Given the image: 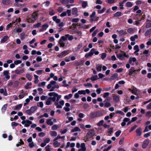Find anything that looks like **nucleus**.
I'll return each mask as SVG.
<instances>
[{"label":"nucleus","instance_id":"f257e3e1","mask_svg":"<svg viewBox=\"0 0 151 151\" xmlns=\"http://www.w3.org/2000/svg\"><path fill=\"white\" fill-rule=\"evenodd\" d=\"M48 95L50 96H55L57 97L56 101H58L61 97V96L58 95V94L54 92H50L49 93Z\"/></svg>","mask_w":151,"mask_h":151},{"label":"nucleus","instance_id":"f03ea898","mask_svg":"<svg viewBox=\"0 0 151 151\" xmlns=\"http://www.w3.org/2000/svg\"><path fill=\"white\" fill-rule=\"evenodd\" d=\"M94 134V131L93 130H90L87 132L86 137L87 138H90L93 136Z\"/></svg>","mask_w":151,"mask_h":151},{"label":"nucleus","instance_id":"7ed1b4c3","mask_svg":"<svg viewBox=\"0 0 151 151\" xmlns=\"http://www.w3.org/2000/svg\"><path fill=\"white\" fill-rule=\"evenodd\" d=\"M101 113L99 112H92L91 113L90 116V117L91 118H94L97 117V116H100Z\"/></svg>","mask_w":151,"mask_h":151},{"label":"nucleus","instance_id":"20e7f679","mask_svg":"<svg viewBox=\"0 0 151 151\" xmlns=\"http://www.w3.org/2000/svg\"><path fill=\"white\" fill-rule=\"evenodd\" d=\"M95 52V49L93 48L92 49L90 52L87 53L85 55V57L86 58H88L89 57L91 56Z\"/></svg>","mask_w":151,"mask_h":151},{"label":"nucleus","instance_id":"39448f33","mask_svg":"<svg viewBox=\"0 0 151 151\" xmlns=\"http://www.w3.org/2000/svg\"><path fill=\"white\" fill-rule=\"evenodd\" d=\"M24 69L21 70L17 69L14 71H12V72L14 73H15L17 75H20L21 74L23 73L24 72Z\"/></svg>","mask_w":151,"mask_h":151},{"label":"nucleus","instance_id":"423d86ee","mask_svg":"<svg viewBox=\"0 0 151 151\" xmlns=\"http://www.w3.org/2000/svg\"><path fill=\"white\" fill-rule=\"evenodd\" d=\"M56 83V82L55 81H51L50 84H49L47 86V88L48 89H50L52 86V85H54Z\"/></svg>","mask_w":151,"mask_h":151},{"label":"nucleus","instance_id":"0eeeda50","mask_svg":"<svg viewBox=\"0 0 151 151\" xmlns=\"http://www.w3.org/2000/svg\"><path fill=\"white\" fill-rule=\"evenodd\" d=\"M1 3L5 5H8L12 3L9 0H3Z\"/></svg>","mask_w":151,"mask_h":151},{"label":"nucleus","instance_id":"6e6552de","mask_svg":"<svg viewBox=\"0 0 151 151\" xmlns=\"http://www.w3.org/2000/svg\"><path fill=\"white\" fill-rule=\"evenodd\" d=\"M149 141L148 140H145L143 143V144L142 145V147L143 148H145L148 145L149 143Z\"/></svg>","mask_w":151,"mask_h":151},{"label":"nucleus","instance_id":"1a4fd4ad","mask_svg":"<svg viewBox=\"0 0 151 151\" xmlns=\"http://www.w3.org/2000/svg\"><path fill=\"white\" fill-rule=\"evenodd\" d=\"M81 148L79 149L78 151H85L86 150L85 145L84 143H82L81 144Z\"/></svg>","mask_w":151,"mask_h":151},{"label":"nucleus","instance_id":"9d476101","mask_svg":"<svg viewBox=\"0 0 151 151\" xmlns=\"http://www.w3.org/2000/svg\"><path fill=\"white\" fill-rule=\"evenodd\" d=\"M4 75L5 76L6 79H8L10 78V76L9 75V72L8 70H6L4 72Z\"/></svg>","mask_w":151,"mask_h":151},{"label":"nucleus","instance_id":"9b49d317","mask_svg":"<svg viewBox=\"0 0 151 151\" xmlns=\"http://www.w3.org/2000/svg\"><path fill=\"white\" fill-rule=\"evenodd\" d=\"M136 71H138V70H135L134 67H131L129 70L128 74L130 76L134 72H135Z\"/></svg>","mask_w":151,"mask_h":151},{"label":"nucleus","instance_id":"f8f14e48","mask_svg":"<svg viewBox=\"0 0 151 151\" xmlns=\"http://www.w3.org/2000/svg\"><path fill=\"white\" fill-rule=\"evenodd\" d=\"M142 129L140 127H139L136 130L137 135V136H140L142 134Z\"/></svg>","mask_w":151,"mask_h":151},{"label":"nucleus","instance_id":"ddd939ff","mask_svg":"<svg viewBox=\"0 0 151 151\" xmlns=\"http://www.w3.org/2000/svg\"><path fill=\"white\" fill-rule=\"evenodd\" d=\"M117 57L119 59L123 60L124 59V54L119 53L117 55Z\"/></svg>","mask_w":151,"mask_h":151},{"label":"nucleus","instance_id":"4468645a","mask_svg":"<svg viewBox=\"0 0 151 151\" xmlns=\"http://www.w3.org/2000/svg\"><path fill=\"white\" fill-rule=\"evenodd\" d=\"M78 9L76 8H74L72 9V14L73 15H77Z\"/></svg>","mask_w":151,"mask_h":151},{"label":"nucleus","instance_id":"2eb2a0df","mask_svg":"<svg viewBox=\"0 0 151 151\" xmlns=\"http://www.w3.org/2000/svg\"><path fill=\"white\" fill-rule=\"evenodd\" d=\"M8 37L7 36H5L1 40V43H3L5 42L8 39Z\"/></svg>","mask_w":151,"mask_h":151},{"label":"nucleus","instance_id":"dca6fc26","mask_svg":"<svg viewBox=\"0 0 151 151\" xmlns=\"http://www.w3.org/2000/svg\"><path fill=\"white\" fill-rule=\"evenodd\" d=\"M22 104H20L14 107V110H19L22 106Z\"/></svg>","mask_w":151,"mask_h":151},{"label":"nucleus","instance_id":"f3484780","mask_svg":"<svg viewBox=\"0 0 151 151\" xmlns=\"http://www.w3.org/2000/svg\"><path fill=\"white\" fill-rule=\"evenodd\" d=\"M118 32L119 34L121 36L125 35L127 33L126 31H124L123 30H121L120 31H118Z\"/></svg>","mask_w":151,"mask_h":151},{"label":"nucleus","instance_id":"a211bd4d","mask_svg":"<svg viewBox=\"0 0 151 151\" xmlns=\"http://www.w3.org/2000/svg\"><path fill=\"white\" fill-rule=\"evenodd\" d=\"M32 124V122L31 121L26 120V122L24 124L25 127H28L30 125Z\"/></svg>","mask_w":151,"mask_h":151},{"label":"nucleus","instance_id":"6ab92c4d","mask_svg":"<svg viewBox=\"0 0 151 151\" xmlns=\"http://www.w3.org/2000/svg\"><path fill=\"white\" fill-rule=\"evenodd\" d=\"M81 130L78 127H75L73 129H72L71 132H73L76 131H80Z\"/></svg>","mask_w":151,"mask_h":151},{"label":"nucleus","instance_id":"aec40b11","mask_svg":"<svg viewBox=\"0 0 151 151\" xmlns=\"http://www.w3.org/2000/svg\"><path fill=\"white\" fill-rule=\"evenodd\" d=\"M72 94L70 93L68 95H66L65 96L64 99L67 100H68L70 99L71 98H72Z\"/></svg>","mask_w":151,"mask_h":151},{"label":"nucleus","instance_id":"412c9836","mask_svg":"<svg viewBox=\"0 0 151 151\" xmlns=\"http://www.w3.org/2000/svg\"><path fill=\"white\" fill-rule=\"evenodd\" d=\"M46 123L47 124L52 126L53 124V122L51 121V120L50 119H48L46 122Z\"/></svg>","mask_w":151,"mask_h":151},{"label":"nucleus","instance_id":"4be33fe9","mask_svg":"<svg viewBox=\"0 0 151 151\" xmlns=\"http://www.w3.org/2000/svg\"><path fill=\"white\" fill-rule=\"evenodd\" d=\"M118 74L116 73H115L113 74L110 77V79L111 80H113L115 79L117 76Z\"/></svg>","mask_w":151,"mask_h":151},{"label":"nucleus","instance_id":"5701e85b","mask_svg":"<svg viewBox=\"0 0 151 151\" xmlns=\"http://www.w3.org/2000/svg\"><path fill=\"white\" fill-rule=\"evenodd\" d=\"M58 43L61 47H63L65 46V44L61 39H60L59 40Z\"/></svg>","mask_w":151,"mask_h":151},{"label":"nucleus","instance_id":"b1692460","mask_svg":"<svg viewBox=\"0 0 151 151\" xmlns=\"http://www.w3.org/2000/svg\"><path fill=\"white\" fill-rule=\"evenodd\" d=\"M129 63H131L132 62H135L136 61V59L135 58H132L131 57L129 58Z\"/></svg>","mask_w":151,"mask_h":151},{"label":"nucleus","instance_id":"393cba45","mask_svg":"<svg viewBox=\"0 0 151 151\" xmlns=\"http://www.w3.org/2000/svg\"><path fill=\"white\" fill-rule=\"evenodd\" d=\"M98 79V76L97 75L93 76L91 78V79L92 81H96Z\"/></svg>","mask_w":151,"mask_h":151},{"label":"nucleus","instance_id":"a878e982","mask_svg":"<svg viewBox=\"0 0 151 151\" xmlns=\"http://www.w3.org/2000/svg\"><path fill=\"white\" fill-rule=\"evenodd\" d=\"M113 100L116 102H118L119 100V97L116 95H114L113 96Z\"/></svg>","mask_w":151,"mask_h":151},{"label":"nucleus","instance_id":"bb28decb","mask_svg":"<svg viewBox=\"0 0 151 151\" xmlns=\"http://www.w3.org/2000/svg\"><path fill=\"white\" fill-rule=\"evenodd\" d=\"M137 90L136 88H134L131 90L132 92L134 94L137 95L138 93H137Z\"/></svg>","mask_w":151,"mask_h":151},{"label":"nucleus","instance_id":"cd10ccee","mask_svg":"<svg viewBox=\"0 0 151 151\" xmlns=\"http://www.w3.org/2000/svg\"><path fill=\"white\" fill-rule=\"evenodd\" d=\"M34 76L35 77V83H38L39 80L38 79V76L36 75H34Z\"/></svg>","mask_w":151,"mask_h":151},{"label":"nucleus","instance_id":"c85d7f7f","mask_svg":"<svg viewBox=\"0 0 151 151\" xmlns=\"http://www.w3.org/2000/svg\"><path fill=\"white\" fill-rule=\"evenodd\" d=\"M138 37V36L137 35H135L134 36H132L130 37L131 40L134 41L135 40V39H137Z\"/></svg>","mask_w":151,"mask_h":151},{"label":"nucleus","instance_id":"c756f323","mask_svg":"<svg viewBox=\"0 0 151 151\" xmlns=\"http://www.w3.org/2000/svg\"><path fill=\"white\" fill-rule=\"evenodd\" d=\"M101 65H96V69L98 71H101Z\"/></svg>","mask_w":151,"mask_h":151},{"label":"nucleus","instance_id":"7c9ffc66","mask_svg":"<svg viewBox=\"0 0 151 151\" xmlns=\"http://www.w3.org/2000/svg\"><path fill=\"white\" fill-rule=\"evenodd\" d=\"M51 101L50 98H48L46 101V104L47 105L50 104H51Z\"/></svg>","mask_w":151,"mask_h":151},{"label":"nucleus","instance_id":"2f4dec72","mask_svg":"<svg viewBox=\"0 0 151 151\" xmlns=\"http://www.w3.org/2000/svg\"><path fill=\"white\" fill-rule=\"evenodd\" d=\"M67 54H68L67 51H65L62 52L60 54L58 55V57Z\"/></svg>","mask_w":151,"mask_h":151},{"label":"nucleus","instance_id":"473e14b6","mask_svg":"<svg viewBox=\"0 0 151 151\" xmlns=\"http://www.w3.org/2000/svg\"><path fill=\"white\" fill-rule=\"evenodd\" d=\"M121 12H118L114 14V17H120L121 16Z\"/></svg>","mask_w":151,"mask_h":151},{"label":"nucleus","instance_id":"72a5a7b5","mask_svg":"<svg viewBox=\"0 0 151 151\" xmlns=\"http://www.w3.org/2000/svg\"><path fill=\"white\" fill-rule=\"evenodd\" d=\"M55 105L56 106V107L57 108H62V106L58 104V101H56L55 103Z\"/></svg>","mask_w":151,"mask_h":151},{"label":"nucleus","instance_id":"f704fd0d","mask_svg":"<svg viewBox=\"0 0 151 151\" xmlns=\"http://www.w3.org/2000/svg\"><path fill=\"white\" fill-rule=\"evenodd\" d=\"M65 136H63L62 137H61L60 135H58L56 138H55V139H54V141H55L56 140H57L58 139H60V138H61V139H64L65 138Z\"/></svg>","mask_w":151,"mask_h":151},{"label":"nucleus","instance_id":"c9c22d12","mask_svg":"<svg viewBox=\"0 0 151 151\" xmlns=\"http://www.w3.org/2000/svg\"><path fill=\"white\" fill-rule=\"evenodd\" d=\"M37 109V107L36 106H34L32 107L30 109L32 113H33Z\"/></svg>","mask_w":151,"mask_h":151},{"label":"nucleus","instance_id":"e433bc0d","mask_svg":"<svg viewBox=\"0 0 151 151\" xmlns=\"http://www.w3.org/2000/svg\"><path fill=\"white\" fill-rule=\"evenodd\" d=\"M37 17V14L35 13H34L32 15V18L34 19L33 20H35L36 19Z\"/></svg>","mask_w":151,"mask_h":151},{"label":"nucleus","instance_id":"4c0bfd02","mask_svg":"<svg viewBox=\"0 0 151 151\" xmlns=\"http://www.w3.org/2000/svg\"><path fill=\"white\" fill-rule=\"evenodd\" d=\"M78 93L80 95L83 94L85 95L86 94L85 91L83 90L78 91Z\"/></svg>","mask_w":151,"mask_h":151},{"label":"nucleus","instance_id":"58836bf2","mask_svg":"<svg viewBox=\"0 0 151 151\" xmlns=\"http://www.w3.org/2000/svg\"><path fill=\"white\" fill-rule=\"evenodd\" d=\"M51 135L52 136H56L57 135V133L55 131H52L51 132Z\"/></svg>","mask_w":151,"mask_h":151},{"label":"nucleus","instance_id":"ea45409f","mask_svg":"<svg viewBox=\"0 0 151 151\" xmlns=\"http://www.w3.org/2000/svg\"><path fill=\"white\" fill-rule=\"evenodd\" d=\"M48 27V25L47 24H44L42 26V28L43 29L45 30Z\"/></svg>","mask_w":151,"mask_h":151},{"label":"nucleus","instance_id":"a19ab883","mask_svg":"<svg viewBox=\"0 0 151 151\" xmlns=\"http://www.w3.org/2000/svg\"><path fill=\"white\" fill-rule=\"evenodd\" d=\"M53 145L55 147H57L60 145V143L58 142L57 141H56L53 143Z\"/></svg>","mask_w":151,"mask_h":151},{"label":"nucleus","instance_id":"79ce46f5","mask_svg":"<svg viewBox=\"0 0 151 151\" xmlns=\"http://www.w3.org/2000/svg\"><path fill=\"white\" fill-rule=\"evenodd\" d=\"M132 4L130 2H128L126 4V6L129 7H132Z\"/></svg>","mask_w":151,"mask_h":151},{"label":"nucleus","instance_id":"37998d69","mask_svg":"<svg viewBox=\"0 0 151 151\" xmlns=\"http://www.w3.org/2000/svg\"><path fill=\"white\" fill-rule=\"evenodd\" d=\"M127 32L130 34H132L134 32V30L132 28H129L127 30Z\"/></svg>","mask_w":151,"mask_h":151},{"label":"nucleus","instance_id":"c03bdc74","mask_svg":"<svg viewBox=\"0 0 151 151\" xmlns=\"http://www.w3.org/2000/svg\"><path fill=\"white\" fill-rule=\"evenodd\" d=\"M151 33V29H149L147 31L145 34V36H147Z\"/></svg>","mask_w":151,"mask_h":151},{"label":"nucleus","instance_id":"a18cd8bd","mask_svg":"<svg viewBox=\"0 0 151 151\" xmlns=\"http://www.w3.org/2000/svg\"><path fill=\"white\" fill-rule=\"evenodd\" d=\"M146 116L147 117H150L151 116V112L150 111L147 112L146 113Z\"/></svg>","mask_w":151,"mask_h":151},{"label":"nucleus","instance_id":"49530a36","mask_svg":"<svg viewBox=\"0 0 151 151\" xmlns=\"http://www.w3.org/2000/svg\"><path fill=\"white\" fill-rule=\"evenodd\" d=\"M99 19V17H95L93 18L90 19L91 21H96L98 20Z\"/></svg>","mask_w":151,"mask_h":151},{"label":"nucleus","instance_id":"de8ad7c7","mask_svg":"<svg viewBox=\"0 0 151 151\" xmlns=\"http://www.w3.org/2000/svg\"><path fill=\"white\" fill-rule=\"evenodd\" d=\"M106 10V9L105 8H104L102 10H99L98 11V13L101 14L103 13Z\"/></svg>","mask_w":151,"mask_h":151},{"label":"nucleus","instance_id":"09e8293b","mask_svg":"<svg viewBox=\"0 0 151 151\" xmlns=\"http://www.w3.org/2000/svg\"><path fill=\"white\" fill-rule=\"evenodd\" d=\"M58 127L57 125H54L52 127V129L53 130H56L58 129Z\"/></svg>","mask_w":151,"mask_h":151},{"label":"nucleus","instance_id":"8fccbe9b","mask_svg":"<svg viewBox=\"0 0 151 151\" xmlns=\"http://www.w3.org/2000/svg\"><path fill=\"white\" fill-rule=\"evenodd\" d=\"M22 63V61L20 60H17L14 62V64L16 65H17L18 64H20Z\"/></svg>","mask_w":151,"mask_h":151},{"label":"nucleus","instance_id":"3c124183","mask_svg":"<svg viewBox=\"0 0 151 151\" xmlns=\"http://www.w3.org/2000/svg\"><path fill=\"white\" fill-rule=\"evenodd\" d=\"M37 106H40L41 107H42L43 106V104L42 102H40L37 103Z\"/></svg>","mask_w":151,"mask_h":151},{"label":"nucleus","instance_id":"603ef678","mask_svg":"<svg viewBox=\"0 0 151 151\" xmlns=\"http://www.w3.org/2000/svg\"><path fill=\"white\" fill-rule=\"evenodd\" d=\"M87 2L86 1H83L82 3V6L83 8H85L87 5Z\"/></svg>","mask_w":151,"mask_h":151},{"label":"nucleus","instance_id":"864d4df0","mask_svg":"<svg viewBox=\"0 0 151 151\" xmlns=\"http://www.w3.org/2000/svg\"><path fill=\"white\" fill-rule=\"evenodd\" d=\"M84 86L86 87H92V84L90 83H88L84 84Z\"/></svg>","mask_w":151,"mask_h":151},{"label":"nucleus","instance_id":"5fc2aeb1","mask_svg":"<svg viewBox=\"0 0 151 151\" xmlns=\"http://www.w3.org/2000/svg\"><path fill=\"white\" fill-rule=\"evenodd\" d=\"M50 139L48 138H46L44 141V142L46 144L50 141Z\"/></svg>","mask_w":151,"mask_h":151},{"label":"nucleus","instance_id":"6e6d98bb","mask_svg":"<svg viewBox=\"0 0 151 151\" xmlns=\"http://www.w3.org/2000/svg\"><path fill=\"white\" fill-rule=\"evenodd\" d=\"M45 151H51L50 146L49 145L45 147Z\"/></svg>","mask_w":151,"mask_h":151},{"label":"nucleus","instance_id":"4d7b16f0","mask_svg":"<svg viewBox=\"0 0 151 151\" xmlns=\"http://www.w3.org/2000/svg\"><path fill=\"white\" fill-rule=\"evenodd\" d=\"M26 78L30 81H31L32 80L31 76L29 74H27Z\"/></svg>","mask_w":151,"mask_h":151},{"label":"nucleus","instance_id":"13d9d810","mask_svg":"<svg viewBox=\"0 0 151 151\" xmlns=\"http://www.w3.org/2000/svg\"><path fill=\"white\" fill-rule=\"evenodd\" d=\"M67 131V129H64V130H62L61 129L60 131V133L62 134H64L66 133Z\"/></svg>","mask_w":151,"mask_h":151},{"label":"nucleus","instance_id":"bf43d9fd","mask_svg":"<svg viewBox=\"0 0 151 151\" xmlns=\"http://www.w3.org/2000/svg\"><path fill=\"white\" fill-rule=\"evenodd\" d=\"M104 122V121L103 120H101L98 123L97 125L98 126H101L103 125Z\"/></svg>","mask_w":151,"mask_h":151},{"label":"nucleus","instance_id":"052dcab7","mask_svg":"<svg viewBox=\"0 0 151 151\" xmlns=\"http://www.w3.org/2000/svg\"><path fill=\"white\" fill-rule=\"evenodd\" d=\"M134 49L136 51H139V49L138 45H136L134 47Z\"/></svg>","mask_w":151,"mask_h":151},{"label":"nucleus","instance_id":"680f3d73","mask_svg":"<svg viewBox=\"0 0 151 151\" xmlns=\"http://www.w3.org/2000/svg\"><path fill=\"white\" fill-rule=\"evenodd\" d=\"M31 85V83H27L26 85L25 86V88L26 89H28L29 88V86Z\"/></svg>","mask_w":151,"mask_h":151},{"label":"nucleus","instance_id":"e2e57ef3","mask_svg":"<svg viewBox=\"0 0 151 151\" xmlns=\"http://www.w3.org/2000/svg\"><path fill=\"white\" fill-rule=\"evenodd\" d=\"M43 71V70H39L36 71V73L38 75H41Z\"/></svg>","mask_w":151,"mask_h":151},{"label":"nucleus","instance_id":"0e129e2a","mask_svg":"<svg viewBox=\"0 0 151 151\" xmlns=\"http://www.w3.org/2000/svg\"><path fill=\"white\" fill-rule=\"evenodd\" d=\"M79 20V19L78 18H74L72 19V22H78Z\"/></svg>","mask_w":151,"mask_h":151},{"label":"nucleus","instance_id":"69168bd1","mask_svg":"<svg viewBox=\"0 0 151 151\" xmlns=\"http://www.w3.org/2000/svg\"><path fill=\"white\" fill-rule=\"evenodd\" d=\"M45 82H42L41 83H39L38 84V86H45Z\"/></svg>","mask_w":151,"mask_h":151},{"label":"nucleus","instance_id":"338daca9","mask_svg":"<svg viewBox=\"0 0 151 151\" xmlns=\"http://www.w3.org/2000/svg\"><path fill=\"white\" fill-rule=\"evenodd\" d=\"M121 131L120 130H119L116 132L115 133V135L117 137H118L121 134Z\"/></svg>","mask_w":151,"mask_h":151},{"label":"nucleus","instance_id":"774afa93","mask_svg":"<svg viewBox=\"0 0 151 151\" xmlns=\"http://www.w3.org/2000/svg\"><path fill=\"white\" fill-rule=\"evenodd\" d=\"M111 106L110 103L109 102H106L104 104V106L105 107H109Z\"/></svg>","mask_w":151,"mask_h":151}]
</instances>
